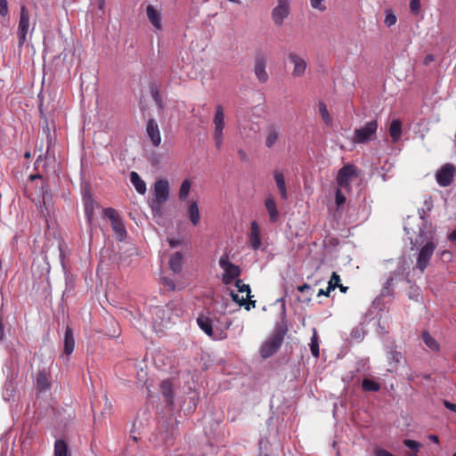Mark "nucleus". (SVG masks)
<instances>
[{
  "label": "nucleus",
  "instance_id": "nucleus-36",
  "mask_svg": "<svg viewBox=\"0 0 456 456\" xmlns=\"http://www.w3.org/2000/svg\"><path fill=\"white\" fill-rule=\"evenodd\" d=\"M310 350L314 357L319 356V343L316 330H314L313 337L311 338Z\"/></svg>",
  "mask_w": 456,
  "mask_h": 456
},
{
  "label": "nucleus",
  "instance_id": "nucleus-31",
  "mask_svg": "<svg viewBox=\"0 0 456 456\" xmlns=\"http://www.w3.org/2000/svg\"><path fill=\"white\" fill-rule=\"evenodd\" d=\"M69 447L62 439H57L54 443V456H68Z\"/></svg>",
  "mask_w": 456,
  "mask_h": 456
},
{
  "label": "nucleus",
  "instance_id": "nucleus-19",
  "mask_svg": "<svg viewBox=\"0 0 456 456\" xmlns=\"http://www.w3.org/2000/svg\"><path fill=\"white\" fill-rule=\"evenodd\" d=\"M280 127L271 125L265 130V146L272 148L280 137Z\"/></svg>",
  "mask_w": 456,
  "mask_h": 456
},
{
  "label": "nucleus",
  "instance_id": "nucleus-18",
  "mask_svg": "<svg viewBox=\"0 0 456 456\" xmlns=\"http://www.w3.org/2000/svg\"><path fill=\"white\" fill-rule=\"evenodd\" d=\"M249 242L255 250L261 247V231L256 221H253L250 224Z\"/></svg>",
  "mask_w": 456,
  "mask_h": 456
},
{
  "label": "nucleus",
  "instance_id": "nucleus-21",
  "mask_svg": "<svg viewBox=\"0 0 456 456\" xmlns=\"http://www.w3.org/2000/svg\"><path fill=\"white\" fill-rule=\"evenodd\" d=\"M387 354L390 367L395 369L403 358L402 353L397 350L396 346L392 345Z\"/></svg>",
  "mask_w": 456,
  "mask_h": 456
},
{
  "label": "nucleus",
  "instance_id": "nucleus-26",
  "mask_svg": "<svg viewBox=\"0 0 456 456\" xmlns=\"http://www.w3.org/2000/svg\"><path fill=\"white\" fill-rule=\"evenodd\" d=\"M273 178H274L275 183L277 185V188L281 193V198L283 200H287L288 193H287L286 183H285L283 174L279 171H275L273 174Z\"/></svg>",
  "mask_w": 456,
  "mask_h": 456
},
{
  "label": "nucleus",
  "instance_id": "nucleus-30",
  "mask_svg": "<svg viewBox=\"0 0 456 456\" xmlns=\"http://www.w3.org/2000/svg\"><path fill=\"white\" fill-rule=\"evenodd\" d=\"M161 394L166 398L168 404L173 403V387L170 381L164 380L160 385Z\"/></svg>",
  "mask_w": 456,
  "mask_h": 456
},
{
  "label": "nucleus",
  "instance_id": "nucleus-57",
  "mask_svg": "<svg viewBox=\"0 0 456 456\" xmlns=\"http://www.w3.org/2000/svg\"><path fill=\"white\" fill-rule=\"evenodd\" d=\"M167 242L169 243L171 248H176V247H178L181 244L180 240H174V239H169V238L167 239Z\"/></svg>",
  "mask_w": 456,
  "mask_h": 456
},
{
  "label": "nucleus",
  "instance_id": "nucleus-14",
  "mask_svg": "<svg viewBox=\"0 0 456 456\" xmlns=\"http://www.w3.org/2000/svg\"><path fill=\"white\" fill-rule=\"evenodd\" d=\"M169 196V183L166 179L158 180L154 183V200L159 205H163Z\"/></svg>",
  "mask_w": 456,
  "mask_h": 456
},
{
  "label": "nucleus",
  "instance_id": "nucleus-54",
  "mask_svg": "<svg viewBox=\"0 0 456 456\" xmlns=\"http://www.w3.org/2000/svg\"><path fill=\"white\" fill-rule=\"evenodd\" d=\"M443 404L444 405V407L453 412H456V404L455 403H452L447 400H444L443 402Z\"/></svg>",
  "mask_w": 456,
  "mask_h": 456
},
{
  "label": "nucleus",
  "instance_id": "nucleus-34",
  "mask_svg": "<svg viewBox=\"0 0 456 456\" xmlns=\"http://www.w3.org/2000/svg\"><path fill=\"white\" fill-rule=\"evenodd\" d=\"M362 387L363 391L378 392L380 389V385L375 380L364 379L362 383Z\"/></svg>",
  "mask_w": 456,
  "mask_h": 456
},
{
  "label": "nucleus",
  "instance_id": "nucleus-59",
  "mask_svg": "<svg viewBox=\"0 0 456 456\" xmlns=\"http://www.w3.org/2000/svg\"><path fill=\"white\" fill-rule=\"evenodd\" d=\"M331 290H329V287L327 288L326 290L321 289L318 293H317V296L320 297V296H326V297H329L330 296V293Z\"/></svg>",
  "mask_w": 456,
  "mask_h": 456
},
{
  "label": "nucleus",
  "instance_id": "nucleus-53",
  "mask_svg": "<svg viewBox=\"0 0 456 456\" xmlns=\"http://www.w3.org/2000/svg\"><path fill=\"white\" fill-rule=\"evenodd\" d=\"M153 214H160L162 205H159V203L154 200L151 205Z\"/></svg>",
  "mask_w": 456,
  "mask_h": 456
},
{
  "label": "nucleus",
  "instance_id": "nucleus-52",
  "mask_svg": "<svg viewBox=\"0 0 456 456\" xmlns=\"http://www.w3.org/2000/svg\"><path fill=\"white\" fill-rule=\"evenodd\" d=\"M5 390L8 393L9 396L13 395V394L15 392V387L12 381L5 383Z\"/></svg>",
  "mask_w": 456,
  "mask_h": 456
},
{
  "label": "nucleus",
  "instance_id": "nucleus-16",
  "mask_svg": "<svg viewBox=\"0 0 456 456\" xmlns=\"http://www.w3.org/2000/svg\"><path fill=\"white\" fill-rule=\"evenodd\" d=\"M265 68V58L264 56H257L255 60L254 72L260 83H265L269 79Z\"/></svg>",
  "mask_w": 456,
  "mask_h": 456
},
{
  "label": "nucleus",
  "instance_id": "nucleus-29",
  "mask_svg": "<svg viewBox=\"0 0 456 456\" xmlns=\"http://www.w3.org/2000/svg\"><path fill=\"white\" fill-rule=\"evenodd\" d=\"M188 214L190 221L193 225H197L200 222V211L197 201H191L188 207Z\"/></svg>",
  "mask_w": 456,
  "mask_h": 456
},
{
  "label": "nucleus",
  "instance_id": "nucleus-42",
  "mask_svg": "<svg viewBox=\"0 0 456 456\" xmlns=\"http://www.w3.org/2000/svg\"><path fill=\"white\" fill-rule=\"evenodd\" d=\"M396 20H397V18L393 13V12L391 10H387L386 11V17H385L384 23L387 27H391V26H393V25H395L396 23Z\"/></svg>",
  "mask_w": 456,
  "mask_h": 456
},
{
  "label": "nucleus",
  "instance_id": "nucleus-17",
  "mask_svg": "<svg viewBox=\"0 0 456 456\" xmlns=\"http://www.w3.org/2000/svg\"><path fill=\"white\" fill-rule=\"evenodd\" d=\"M147 134L154 146H159L161 142L160 133L155 119L151 118L147 122Z\"/></svg>",
  "mask_w": 456,
  "mask_h": 456
},
{
  "label": "nucleus",
  "instance_id": "nucleus-48",
  "mask_svg": "<svg viewBox=\"0 0 456 456\" xmlns=\"http://www.w3.org/2000/svg\"><path fill=\"white\" fill-rule=\"evenodd\" d=\"M230 295L233 300V302L237 303L239 305L242 306V305H246V299L243 297H240L233 290H231Z\"/></svg>",
  "mask_w": 456,
  "mask_h": 456
},
{
  "label": "nucleus",
  "instance_id": "nucleus-60",
  "mask_svg": "<svg viewBox=\"0 0 456 456\" xmlns=\"http://www.w3.org/2000/svg\"><path fill=\"white\" fill-rule=\"evenodd\" d=\"M246 310L249 311L250 310V307H255L256 306V301H252L250 300L249 302H247L246 301V305H242Z\"/></svg>",
  "mask_w": 456,
  "mask_h": 456
},
{
  "label": "nucleus",
  "instance_id": "nucleus-41",
  "mask_svg": "<svg viewBox=\"0 0 456 456\" xmlns=\"http://www.w3.org/2000/svg\"><path fill=\"white\" fill-rule=\"evenodd\" d=\"M235 286L238 289V291L240 293L246 292L247 293V298H250V293L251 289L248 284H244L241 280H237L235 282Z\"/></svg>",
  "mask_w": 456,
  "mask_h": 456
},
{
  "label": "nucleus",
  "instance_id": "nucleus-58",
  "mask_svg": "<svg viewBox=\"0 0 456 456\" xmlns=\"http://www.w3.org/2000/svg\"><path fill=\"white\" fill-rule=\"evenodd\" d=\"M432 61H434V56L432 54H428L424 61H423V63L424 65L428 66L429 65Z\"/></svg>",
  "mask_w": 456,
  "mask_h": 456
},
{
  "label": "nucleus",
  "instance_id": "nucleus-20",
  "mask_svg": "<svg viewBox=\"0 0 456 456\" xmlns=\"http://www.w3.org/2000/svg\"><path fill=\"white\" fill-rule=\"evenodd\" d=\"M37 387L39 391H45L50 388L51 381H50V373L43 369L38 371L37 375Z\"/></svg>",
  "mask_w": 456,
  "mask_h": 456
},
{
  "label": "nucleus",
  "instance_id": "nucleus-5",
  "mask_svg": "<svg viewBox=\"0 0 456 456\" xmlns=\"http://www.w3.org/2000/svg\"><path fill=\"white\" fill-rule=\"evenodd\" d=\"M377 129V120L367 122L362 127L354 129L353 142L361 144L372 141L376 136Z\"/></svg>",
  "mask_w": 456,
  "mask_h": 456
},
{
  "label": "nucleus",
  "instance_id": "nucleus-7",
  "mask_svg": "<svg viewBox=\"0 0 456 456\" xmlns=\"http://www.w3.org/2000/svg\"><path fill=\"white\" fill-rule=\"evenodd\" d=\"M219 265L224 271L222 281L225 285L231 284L232 281L238 278L241 273L240 266L230 262L229 256L226 254L221 256Z\"/></svg>",
  "mask_w": 456,
  "mask_h": 456
},
{
  "label": "nucleus",
  "instance_id": "nucleus-12",
  "mask_svg": "<svg viewBox=\"0 0 456 456\" xmlns=\"http://www.w3.org/2000/svg\"><path fill=\"white\" fill-rule=\"evenodd\" d=\"M455 171V167L452 164H444L436 174L437 183L442 187L449 186L453 181Z\"/></svg>",
  "mask_w": 456,
  "mask_h": 456
},
{
  "label": "nucleus",
  "instance_id": "nucleus-43",
  "mask_svg": "<svg viewBox=\"0 0 456 456\" xmlns=\"http://www.w3.org/2000/svg\"><path fill=\"white\" fill-rule=\"evenodd\" d=\"M403 444L409 449L414 451L415 452H417L419 449L422 446L420 443L411 439L403 440Z\"/></svg>",
  "mask_w": 456,
  "mask_h": 456
},
{
  "label": "nucleus",
  "instance_id": "nucleus-10",
  "mask_svg": "<svg viewBox=\"0 0 456 456\" xmlns=\"http://www.w3.org/2000/svg\"><path fill=\"white\" fill-rule=\"evenodd\" d=\"M407 267H406V260L403 258L399 262V265L393 273H391V275L387 280L386 281L384 286L382 287L380 297H393L394 296V281L396 279L397 276L404 275L406 273Z\"/></svg>",
  "mask_w": 456,
  "mask_h": 456
},
{
  "label": "nucleus",
  "instance_id": "nucleus-63",
  "mask_svg": "<svg viewBox=\"0 0 456 456\" xmlns=\"http://www.w3.org/2000/svg\"><path fill=\"white\" fill-rule=\"evenodd\" d=\"M28 178L30 181H34L36 179H41L42 175L40 174H34V175H30Z\"/></svg>",
  "mask_w": 456,
  "mask_h": 456
},
{
  "label": "nucleus",
  "instance_id": "nucleus-35",
  "mask_svg": "<svg viewBox=\"0 0 456 456\" xmlns=\"http://www.w3.org/2000/svg\"><path fill=\"white\" fill-rule=\"evenodd\" d=\"M319 112H320V115H321L323 122L328 126H331L332 125V118L330 117L329 110L327 109V106L324 102L319 103Z\"/></svg>",
  "mask_w": 456,
  "mask_h": 456
},
{
  "label": "nucleus",
  "instance_id": "nucleus-40",
  "mask_svg": "<svg viewBox=\"0 0 456 456\" xmlns=\"http://www.w3.org/2000/svg\"><path fill=\"white\" fill-rule=\"evenodd\" d=\"M340 276L336 272H333L328 283L329 290H334L340 286Z\"/></svg>",
  "mask_w": 456,
  "mask_h": 456
},
{
  "label": "nucleus",
  "instance_id": "nucleus-44",
  "mask_svg": "<svg viewBox=\"0 0 456 456\" xmlns=\"http://www.w3.org/2000/svg\"><path fill=\"white\" fill-rule=\"evenodd\" d=\"M161 281L165 288L169 291H174L176 289L175 283L171 278L163 277L161 278Z\"/></svg>",
  "mask_w": 456,
  "mask_h": 456
},
{
  "label": "nucleus",
  "instance_id": "nucleus-64",
  "mask_svg": "<svg viewBox=\"0 0 456 456\" xmlns=\"http://www.w3.org/2000/svg\"><path fill=\"white\" fill-rule=\"evenodd\" d=\"M448 239L450 240H456V230H454L449 236Z\"/></svg>",
  "mask_w": 456,
  "mask_h": 456
},
{
  "label": "nucleus",
  "instance_id": "nucleus-23",
  "mask_svg": "<svg viewBox=\"0 0 456 456\" xmlns=\"http://www.w3.org/2000/svg\"><path fill=\"white\" fill-rule=\"evenodd\" d=\"M64 352L63 354L69 356L74 350L75 341L73 338L72 330L69 327L66 328L64 334Z\"/></svg>",
  "mask_w": 456,
  "mask_h": 456
},
{
  "label": "nucleus",
  "instance_id": "nucleus-46",
  "mask_svg": "<svg viewBox=\"0 0 456 456\" xmlns=\"http://www.w3.org/2000/svg\"><path fill=\"white\" fill-rule=\"evenodd\" d=\"M325 1L326 0H310V4L312 8L324 12L327 9L326 5L323 4Z\"/></svg>",
  "mask_w": 456,
  "mask_h": 456
},
{
  "label": "nucleus",
  "instance_id": "nucleus-51",
  "mask_svg": "<svg viewBox=\"0 0 456 456\" xmlns=\"http://www.w3.org/2000/svg\"><path fill=\"white\" fill-rule=\"evenodd\" d=\"M269 444V441L267 438L263 437L259 440V450L261 453L265 451V452H267V446Z\"/></svg>",
  "mask_w": 456,
  "mask_h": 456
},
{
  "label": "nucleus",
  "instance_id": "nucleus-33",
  "mask_svg": "<svg viewBox=\"0 0 456 456\" xmlns=\"http://www.w3.org/2000/svg\"><path fill=\"white\" fill-rule=\"evenodd\" d=\"M422 339H423L424 343L426 344V346L428 348H430L431 350H433V351L439 350V344L428 331H423Z\"/></svg>",
  "mask_w": 456,
  "mask_h": 456
},
{
  "label": "nucleus",
  "instance_id": "nucleus-1",
  "mask_svg": "<svg viewBox=\"0 0 456 456\" xmlns=\"http://www.w3.org/2000/svg\"><path fill=\"white\" fill-rule=\"evenodd\" d=\"M411 249L419 248L415 268L421 273L428 268L430 259L436 248L437 243L434 240V232L427 231L424 227L419 226L418 236L413 240L411 236Z\"/></svg>",
  "mask_w": 456,
  "mask_h": 456
},
{
  "label": "nucleus",
  "instance_id": "nucleus-49",
  "mask_svg": "<svg viewBox=\"0 0 456 456\" xmlns=\"http://www.w3.org/2000/svg\"><path fill=\"white\" fill-rule=\"evenodd\" d=\"M408 297L410 299L418 300L419 288H417L415 285H411L410 290L408 292Z\"/></svg>",
  "mask_w": 456,
  "mask_h": 456
},
{
  "label": "nucleus",
  "instance_id": "nucleus-45",
  "mask_svg": "<svg viewBox=\"0 0 456 456\" xmlns=\"http://www.w3.org/2000/svg\"><path fill=\"white\" fill-rule=\"evenodd\" d=\"M420 0H410V10L412 14H419L420 12Z\"/></svg>",
  "mask_w": 456,
  "mask_h": 456
},
{
  "label": "nucleus",
  "instance_id": "nucleus-8",
  "mask_svg": "<svg viewBox=\"0 0 456 456\" xmlns=\"http://www.w3.org/2000/svg\"><path fill=\"white\" fill-rule=\"evenodd\" d=\"M291 11L290 0H276V5L271 12V18L274 25L281 27L289 16Z\"/></svg>",
  "mask_w": 456,
  "mask_h": 456
},
{
  "label": "nucleus",
  "instance_id": "nucleus-2",
  "mask_svg": "<svg viewBox=\"0 0 456 456\" xmlns=\"http://www.w3.org/2000/svg\"><path fill=\"white\" fill-rule=\"evenodd\" d=\"M289 330L285 305H282L281 321L274 326L272 335L263 343L259 353L262 358L267 359L278 352Z\"/></svg>",
  "mask_w": 456,
  "mask_h": 456
},
{
  "label": "nucleus",
  "instance_id": "nucleus-13",
  "mask_svg": "<svg viewBox=\"0 0 456 456\" xmlns=\"http://www.w3.org/2000/svg\"><path fill=\"white\" fill-rule=\"evenodd\" d=\"M29 27V15L26 9V7L23 5L20 9V21L18 26V38H19V45L21 46L26 42V37L28 34Z\"/></svg>",
  "mask_w": 456,
  "mask_h": 456
},
{
  "label": "nucleus",
  "instance_id": "nucleus-50",
  "mask_svg": "<svg viewBox=\"0 0 456 456\" xmlns=\"http://www.w3.org/2000/svg\"><path fill=\"white\" fill-rule=\"evenodd\" d=\"M8 14L7 0H0V15L4 17Z\"/></svg>",
  "mask_w": 456,
  "mask_h": 456
},
{
  "label": "nucleus",
  "instance_id": "nucleus-55",
  "mask_svg": "<svg viewBox=\"0 0 456 456\" xmlns=\"http://www.w3.org/2000/svg\"><path fill=\"white\" fill-rule=\"evenodd\" d=\"M238 155H239V158H240L242 161H244V162L248 161V156L247 152H246L244 150L240 149V150L238 151Z\"/></svg>",
  "mask_w": 456,
  "mask_h": 456
},
{
  "label": "nucleus",
  "instance_id": "nucleus-37",
  "mask_svg": "<svg viewBox=\"0 0 456 456\" xmlns=\"http://www.w3.org/2000/svg\"><path fill=\"white\" fill-rule=\"evenodd\" d=\"M190 189H191V182L189 180H184L182 183L180 191H179V199L181 200H184L188 197Z\"/></svg>",
  "mask_w": 456,
  "mask_h": 456
},
{
  "label": "nucleus",
  "instance_id": "nucleus-11",
  "mask_svg": "<svg viewBox=\"0 0 456 456\" xmlns=\"http://www.w3.org/2000/svg\"><path fill=\"white\" fill-rule=\"evenodd\" d=\"M356 176V167L352 164H349L339 169L337 176V183L341 189H348L352 178Z\"/></svg>",
  "mask_w": 456,
  "mask_h": 456
},
{
  "label": "nucleus",
  "instance_id": "nucleus-32",
  "mask_svg": "<svg viewBox=\"0 0 456 456\" xmlns=\"http://www.w3.org/2000/svg\"><path fill=\"white\" fill-rule=\"evenodd\" d=\"M150 92H151V95L153 98V100H154L155 103L157 104V106L160 110H162L164 108V106H163V102H162V99H161V95H160L159 86L156 83H151V86H150Z\"/></svg>",
  "mask_w": 456,
  "mask_h": 456
},
{
  "label": "nucleus",
  "instance_id": "nucleus-9",
  "mask_svg": "<svg viewBox=\"0 0 456 456\" xmlns=\"http://www.w3.org/2000/svg\"><path fill=\"white\" fill-rule=\"evenodd\" d=\"M103 213L104 216L110 220L111 228L117 239L119 241L124 240L126 237V231L118 212L112 208H107L103 210Z\"/></svg>",
  "mask_w": 456,
  "mask_h": 456
},
{
  "label": "nucleus",
  "instance_id": "nucleus-27",
  "mask_svg": "<svg viewBox=\"0 0 456 456\" xmlns=\"http://www.w3.org/2000/svg\"><path fill=\"white\" fill-rule=\"evenodd\" d=\"M389 134L393 142H396L402 135V122L399 119H394L389 126Z\"/></svg>",
  "mask_w": 456,
  "mask_h": 456
},
{
  "label": "nucleus",
  "instance_id": "nucleus-4",
  "mask_svg": "<svg viewBox=\"0 0 456 456\" xmlns=\"http://www.w3.org/2000/svg\"><path fill=\"white\" fill-rule=\"evenodd\" d=\"M214 123V131H213V140L215 142V146L217 150H220L223 146L224 142V129L225 126L224 123V112L222 105H217L216 107V112L213 118Z\"/></svg>",
  "mask_w": 456,
  "mask_h": 456
},
{
  "label": "nucleus",
  "instance_id": "nucleus-47",
  "mask_svg": "<svg viewBox=\"0 0 456 456\" xmlns=\"http://www.w3.org/2000/svg\"><path fill=\"white\" fill-rule=\"evenodd\" d=\"M335 200L338 207L342 206L346 202V196L343 194L340 189L337 190Z\"/></svg>",
  "mask_w": 456,
  "mask_h": 456
},
{
  "label": "nucleus",
  "instance_id": "nucleus-25",
  "mask_svg": "<svg viewBox=\"0 0 456 456\" xmlns=\"http://www.w3.org/2000/svg\"><path fill=\"white\" fill-rule=\"evenodd\" d=\"M266 210L269 214V218L272 223H275L279 219V211L276 203L273 198H267L265 202Z\"/></svg>",
  "mask_w": 456,
  "mask_h": 456
},
{
  "label": "nucleus",
  "instance_id": "nucleus-62",
  "mask_svg": "<svg viewBox=\"0 0 456 456\" xmlns=\"http://www.w3.org/2000/svg\"><path fill=\"white\" fill-rule=\"evenodd\" d=\"M224 329H223L225 332H226V330H228L230 328V326L232 325V321L229 320L228 318H225V322H224Z\"/></svg>",
  "mask_w": 456,
  "mask_h": 456
},
{
  "label": "nucleus",
  "instance_id": "nucleus-28",
  "mask_svg": "<svg viewBox=\"0 0 456 456\" xmlns=\"http://www.w3.org/2000/svg\"><path fill=\"white\" fill-rule=\"evenodd\" d=\"M183 255L180 252H175L169 258V265L174 273H179L182 271Z\"/></svg>",
  "mask_w": 456,
  "mask_h": 456
},
{
  "label": "nucleus",
  "instance_id": "nucleus-15",
  "mask_svg": "<svg viewBox=\"0 0 456 456\" xmlns=\"http://www.w3.org/2000/svg\"><path fill=\"white\" fill-rule=\"evenodd\" d=\"M289 59L290 62L293 63V65H294L292 76L294 77H303L305 75V69L307 67L306 61L302 57H300L299 55H297L295 53H290L289 54Z\"/></svg>",
  "mask_w": 456,
  "mask_h": 456
},
{
  "label": "nucleus",
  "instance_id": "nucleus-24",
  "mask_svg": "<svg viewBox=\"0 0 456 456\" xmlns=\"http://www.w3.org/2000/svg\"><path fill=\"white\" fill-rule=\"evenodd\" d=\"M130 182L138 193L144 194L146 192V183L136 172L130 173Z\"/></svg>",
  "mask_w": 456,
  "mask_h": 456
},
{
  "label": "nucleus",
  "instance_id": "nucleus-56",
  "mask_svg": "<svg viewBox=\"0 0 456 456\" xmlns=\"http://www.w3.org/2000/svg\"><path fill=\"white\" fill-rule=\"evenodd\" d=\"M424 206L426 207L428 211H430L433 208V202L431 197H428L424 200Z\"/></svg>",
  "mask_w": 456,
  "mask_h": 456
},
{
  "label": "nucleus",
  "instance_id": "nucleus-22",
  "mask_svg": "<svg viewBox=\"0 0 456 456\" xmlns=\"http://www.w3.org/2000/svg\"><path fill=\"white\" fill-rule=\"evenodd\" d=\"M146 13L149 20L152 26L157 28H161V14L160 12L151 4H149L146 8Z\"/></svg>",
  "mask_w": 456,
  "mask_h": 456
},
{
  "label": "nucleus",
  "instance_id": "nucleus-6",
  "mask_svg": "<svg viewBox=\"0 0 456 456\" xmlns=\"http://www.w3.org/2000/svg\"><path fill=\"white\" fill-rule=\"evenodd\" d=\"M197 323L200 330L213 339L223 340L227 338V333L223 329L213 327L212 320L207 315L200 314L197 318Z\"/></svg>",
  "mask_w": 456,
  "mask_h": 456
},
{
  "label": "nucleus",
  "instance_id": "nucleus-38",
  "mask_svg": "<svg viewBox=\"0 0 456 456\" xmlns=\"http://www.w3.org/2000/svg\"><path fill=\"white\" fill-rule=\"evenodd\" d=\"M297 290L303 294H305V301H306V302L311 301V297L314 293V289L309 284L304 283L303 285L298 286Z\"/></svg>",
  "mask_w": 456,
  "mask_h": 456
},
{
  "label": "nucleus",
  "instance_id": "nucleus-3",
  "mask_svg": "<svg viewBox=\"0 0 456 456\" xmlns=\"http://www.w3.org/2000/svg\"><path fill=\"white\" fill-rule=\"evenodd\" d=\"M183 314V309L179 304L169 302L165 305L155 306L152 309V320L154 324L162 328H168Z\"/></svg>",
  "mask_w": 456,
  "mask_h": 456
},
{
  "label": "nucleus",
  "instance_id": "nucleus-39",
  "mask_svg": "<svg viewBox=\"0 0 456 456\" xmlns=\"http://www.w3.org/2000/svg\"><path fill=\"white\" fill-rule=\"evenodd\" d=\"M85 213L88 222H91L94 217V202L90 198L85 202Z\"/></svg>",
  "mask_w": 456,
  "mask_h": 456
},
{
  "label": "nucleus",
  "instance_id": "nucleus-61",
  "mask_svg": "<svg viewBox=\"0 0 456 456\" xmlns=\"http://www.w3.org/2000/svg\"><path fill=\"white\" fill-rule=\"evenodd\" d=\"M419 215L423 223L426 222V212L424 208L419 209Z\"/></svg>",
  "mask_w": 456,
  "mask_h": 456
}]
</instances>
